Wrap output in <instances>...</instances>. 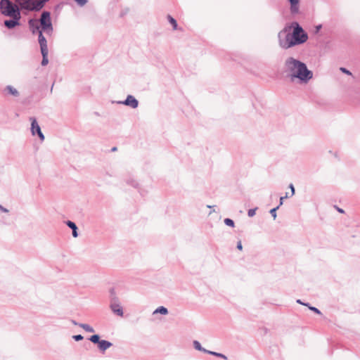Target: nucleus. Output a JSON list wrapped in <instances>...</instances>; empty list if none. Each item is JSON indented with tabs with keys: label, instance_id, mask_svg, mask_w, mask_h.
<instances>
[{
	"label": "nucleus",
	"instance_id": "f257e3e1",
	"mask_svg": "<svg viewBox=\"0 0 360 360\" xmlns=\"http://www.w3.org/2000/svg\"><path fill=\"white\" fill-rule=\"evenodd\" d=\"M285 65L293 77L307 82L312 77V72L307 70L304 63L290 58L286 60Z\"/></svg>",
	"mask_w": 360,
	"mask_h": 360
},
{
	"label": "nucleus",
	"instance_id": "f03ea898",
	"mask_svg": "<svg viewBox=\"0 0 360 360\" xmlns=\"http://www.w3.org/2000/svg\"><path fill=\"white\" fill-rule=\"evenodd\" d=\"M0 8L4 15L11 17L17 20H20V13L17 4H13L9 0H1L0 2Z\"/></svg>",
	"mask_w": 360,
	"mask_h": 360
},
{
	"label": "nucleus",
	"instance_id": "7ed1b4c3",
	"mask_svg": "<svg viewBox=\"0 0 360 360\" xmlns=\"http://www.w3.org/2000/svg\"><path fill=\"white\" fill-rule=\"evenodd\" d=\"M288 45L287 48L294 46L295 44L304 43L307 39V35L304 33V30L300 26H297L292 35L287 36Z\"/></svg>",
	"mask_w": 360,
	"mask_h": 360
},
{
	"label": "nucleus",
	"instance_id": "20e7f679",
	"mask_svg": "<svg viewBox=\"0 0 360 360\" xmlns=\"http://www.w3.org/2000/svg\"><path fill=\"white\" fill-rule=\"evenodd\" d=\"M19 7V11H38L43 8L42 2H37V0H15Z\"/></svg>",
	"mask_w": 360,
	"mask_h": 360
},
{
	"label": "nucleus",
	"instance_id": "39448f33",
	"mask_svg": "<svg viewBox=\"0 0 360 360\" xmlns=\"http://www.w3.org/2000/svg\"><path fill=\"white\" fill-rule=\"evenodd\" d=\"M40 24L41 25L42 30L47 32H51L53 30V27L50 18V13L47 11H44L42 13Z\"/></svg>",
	"mask_w": 360,
	"mask_h": 360
},
{
	"label": "nucleus",
	"instance_id": "423d86ee",
	"mask_svg": "<svg viewBox=\"0 0 360 360\" xmlns=\"http://www.w3.org/2000/svg\"><path fill=\"white\" fill-rule=\"evenodd\" d=\"M30 120L31 121V125H32L31 131H32V135H35V133H37L38 134L39 139H41V141H44V136L42 134V132L41 131V128H40L39 125L38 124L36 119L34 117H30Z\"/></svg>",
	"mask_w": 360,
	"mask_h": 360
},
{
	"label": "nucleus",
	"instance_id": "0eeeda50",
	"mask_svg": "<svg viewBox=\"0 0 360 360\" xmlns=\"http://www.w3.org/2000/svg\"><path fill=\"white\" fill-rule=\"evenodd\" d=\"M39 43L40 45L41 51H49L46 39L44 37L41 31H39Z\"/></svg>",
	"mask_w": 360,
	"mask_h": 360
},
{
	"label": "nucleus",
	"instance_id": "6e6552de",
	"mask_svg": "<svg viewBox=\"0 0 360 360\" xmlns=\"http://www.w3.org/2000/svg\"><path fill=\"white\" fill-rule=\"evenodd\" d=\"M110 308H111L112 311L117 315H118L120 316H123L122 308L119 303H117L115 302L111 303Z\"/></svg>",
	"mask_w": 360,
	"mask_h": 360
},
{
	"label": "nucleus",
	"instance_id": "1a4fd4ad",
	"mask_svg": "<svg viewBox=\"0 0 360 360\" xmlns=\"http://www.w3.org/2000/svg\"><path fill=\"white\" fill-rule=\"evenodd\" d=\"M124 103L133 108H136L138 106V101L132 96H128Z\"/></svg>",
	"mask_w": 360,
	"mask_h": 360
},
{
	"label": "nucleus",
	"instance_id": "9d476101",
	"mask_svg": "<svg viewBox=\"0 0 360 360\" xmlns=\"http://www.w3.org/2000/svg\"><path fill=\"white\" fill-rule=\"evenodd\" d=\"M29 25H30V29H31V30H32L33 34H34L39 29V23H38L37 20H35V19L30 20H29Z\"/></svg>",
	"mask_w": 360,
	"mask_h": 360
},
{
	"label": "nucleus",
	"instance_id": "9b49d317",
	"mask_svg": "<svg viewBox=\"0 0 360 360\" xmlns=\"http://www.w3.org/2000/svg\"><path fill=\"white\" fill-rule=\"evenodd\" d=\"M4 92H6L7 94L12 95L13 96H18L19 93L18 90L12 86H7L4 90Z\"/></svg>",
	"mask_w": 360,
	"mask_h": 360
},
{
	"label": "nucleus",
	"instance_id": "f8f14e48",
	"mask_svg": "<svg viewBox=\"0 0 360 360\" xmlns=\"http://www.w3.org/2000/svg\"><path fill=\"white\" fill-rule=\"evenodd\" d=\"M112 346V344L106 340H101L98 343V348L101 351H105Z\"/></svg>",
	"mask_w": 360,
	"mask_h": 360
},
{
	"label": "nucleus",
	"instance_id": "ddd939ff",
	"mask_svg": "<svg viewBox=\"0 0 360 360\" xmlns=\"http://www.w3.org/2000/svg\"><path fill=\"white\" fill-rule=\"evenodd\" d=\"M290 2V9L292 13H297L298 11V4L300 0H289Z\"/></svg>",
	"mask_w": 360,
	"mask_h": 360
},
{
	"label": "nucleus",
	"instance_id": "4468645a",
	"mask_svg": "<svg viewBox=\"0 0 360 360\" xmlns=\"http://www.w3.org/2000/svg\"><path fill=\"white\" fill-rule=\"evenodd\" d=\"M4 25L8 28H13L16 25H19V22H18V20L13 19V20H6L4 22Z\"/></svg>",
	"mask_w": 360,
	"mask_h": 360
},
{
	"label": "nucleus",
	"instance_id": "2eb2a0df",
	"mask_svg": "<svg viewBox=\"0 0 360 360\" xmlns=\"http://www.w3.org/2000/svg\"><path fill=\"white\" fill-rule=\"evenodd\" d=\"M41 55L43 56V59H42V61H41V65L43 66H45V65H46L49 63V60H48L49 51H41Z\"/></svg>",
	"mask_w": 360,
	"mask_h": 360
},
{
	"label": "nucleus",
	"instance_id": "dca6fc26",
	"mask_svg": "<svg viewBox=\"0 0 360 360\" xmlns=\"http://www.w3.org/2000/svg\"><path fill=\"white\" fill-rule=\"evenodd\" d=\"M167 19L169 20V22H170V24L172 25L173 27V29L175 30H177V22H176V20L172 18L171 15H167Z\"/></svg>",
	"mask_w": 360,
	"mask_h": 360
},
{
	"label": "nucleus",
	"instance_id": "f3484780",
	"mask_svg": "<svg viewBox=\"0 0 360 360\" xmlns=\"http://www.w3.org/2000/svg\"><path fill=\"white\" fill-rule=\"evenodd\" d=\"M79 326L87 332L93 333L94 331V328L88 324L81 323Z\"/></svg>",
	"mask_w": 360,
	"mask_h": 360
},
{
	"label": "nucleus",
	"instance_id": "a211bd4d",
	"mask_svg": "<svg viewBox=\"0 0 360 360\" xmlns=\"http://www.w3.org/2000/svg\"><path fill=\"white\" fill-rule=\"evenodd\" d=\"M160 313L162 314H167L168 313L167 309L165 307H160L155 309L154 314Z\"/></svg>",
	"mask_w": 360,
	"mask_h": 360
},
{
	"label": "nucleus",
	"instance_id": "6ab92c4d",
	"mask_svg": "<svg viewBox=\"0 0 360 360\" xmlns=\"http://www.w3.org/2000/svg\"><path fill=\"white\" fill-rule=\"evenodd\" d=\"M100 338L98 335H92L91 338H90V340L94 342V343H99V342H101V340H99Z\"/></svg>",
	"mask_w": 360,
	"mask_h": 360
},
{
	"label": "nucleus",
	"instance_id": "aec40b11",
	"mask_svg": "<svg viewBox=\"0 0 360 360\" xmlns=\"http://www.w3.org/2000/svg\"><path fill=\"white\" fill-rule=\"evenodd\" d=\"M224 223L226 225L233 227L234 226V222L232 219L226 218L224 219Z\"/></svg>",
	"mask_w": 360,
	"mask_h": 360
},
{
	"label": "nucleus",
	"instance_id": "412c9836",
	"mask_svg": "<svg viewBox=\"0 0 360 360\" xmlns=\"http://www.w3.org/2000/svg\"><path fill=\"white\" fill-rule=\"evenodd\" d=\"M279 206L271 210L270 213L271 214L274 219H276V210L278 209Z\"/></svg>",
	"mask_w": 360,
	"mask_h": 360
},
{
	"label": "nucleus",
	"instance_id": "4be33fe9",
	"mask_svg": "<svg viewBox=\"0 0 360 360\" xmlns=\"http://www.w3.org/2000/svg\"><path fill=\"white\" fill-rule=\"evenodd\" d=\"M67 224H68V226L70 228H71L72 229H77V226H76V225H75V224L74 222L70 221H68L67 222Z\"/></svg>",
	"mask_w": 360,
	"mask_h": 360
},
{
	"label": "nucleus",
	"instance_id": "5701e85b",
	"mask_svg": "<svg viewBox=\"0 0 360 360\" xmlns=\"http://www.w3.org/2000/svg\"><path fill=\"white\" fill-rule=\"evenodd\" d=\"M340 71L342 72L343 73L345 74H347L348 75H352V73L350 71H349L348 70H347L346 68H340Z\"/></svg>",
	"mask_w": 360,
	"mask_h": 360
},
{
	"label": "nucleus",
	"instance_id": "b1692460",
	"mask_svg": "<svg viewBox=\"0 0 360 360\" xmlns=\"http://www.w3.org/2000/svg\"><path fill=\"white\" fill-rule=\"evenodd\" d=\"M256 209H250L248 211V216L253 217L255 214Z\"/></svg>",
	"mask_w": 360,
	"mask_h": 360
},
{
	"label": "nucleus",
	"instance_id": "393cba45",
	"mask_svg": "<svg viewBox=\"0 0 360 360\" xmlns=\"http://www.w3.org/2000/svg\"><path fill=\"white\" fill-rule=\"evenodd\" d=\"M309 309L314 311L317 314H321V311L316 307H309Z\"/></svg>",
	"mask_w": 360,
	"mask_h": 360
},
{
	"label": "nucleus",
	"instance_id": "a878e982",
	"mask_svg": "<svg viewBox=\"0 0 360 360\" xmlns=\"http://www.w3.org/2000/svg\"><path fill=\"white\" fill-rule=\"evenodd\" d=\"M194 346L196 349L201 350L200 344L198 341H194Z\"/></svg>",
	"mask_w": 360,
	"mask_h": 360
},
{
	"label": "nucleus",
	"instance_id": "bb28decb",
	"mask_svg": "<svg viewBox=\"0 0 360 360\" xmlns=\"http://www.w3.org/2000/svg\"><path fill=\"white\" fill-rule=\"evenodd\" d=\"M79 5L83 6L86 3V0H75Z\"/></svg>",
	"mask_w": 360,
	"mask_h": 360
},
{
	"label": "nucleus",
	"instance_id": "cd10ccee",
	"mask_svg": "<svg viewBox=\"0 0 360 360\" xmlns=\"http://www.w3.org/2000/svg\"><path fill=\"white\" fill-rule=\"evenodd\" d=\"M73 338L75 340L79 341V340H82L83 339V336L81 335H77L73 336Z\"/></svg>",
	"mask_w": 360,
	"mask_h": 360
},
{
	"label": "nucleus",
	"instance_id": "c85d7f7f",
	"mask_svg": "<svg viewBox=\"0 0 360 360\" xmlns=\"http://www.w3.org/2000/svg\"><path fill=\"white\" fill-rule=\"evenodd\" d=\"M210 354H213V355H215V356H221V357H223V358H226L223 354H219V353H217V352H210Z\"/></svg>",
	"mask_w": 360,
	"mask_h": 360
},
{
	"label": "nucleus",
	"instance_id": "c756f323",
	"mask_svg": "<svg viewBox=\"0 0 360 360\" xmlns=\"http://www.w3.org/2000/svg\"><path fill=\"white\" fill-rule=\"evenodd\" d=\"M237 248L239 250H243V245H242L241 241H238V243L237 244Z\"/></svg>",
	"mask_w": 360,
	"mask_h": 360
},
{
	"label": "nucleus",
	"instance_id": "7c9ffc66",
	"mask_svg": "<svg viewBox=\"0 0 360 360\" xmlns=\"http://www.w3.org/2000/svg\"><path fill=\"white\" fill-rule=\"evenodd\" d=\"M290 188L291 190V196H292L295 194V188L292 184L290 185Z\"/></svg>",
	"mask_w": 360,
	"mask_h": 360
},
{
	"label": "nucleus",
	"instance_id": "2f4dec72",
	"mask_svg": "<svg viewBox=\"0 0 360 360\" xmlns=\"http://www.w3.org/2000/svg\"><path fill=\"white\" fill-rule=\"evenodd\" d=\"M288 198V195L286 194L285 196H283V197H281L280 198V205H281L283 204V201L285 198Z\"/></svg>",
	"mask_w": 360,
	"mask_h": 360
},
{
	"label": "nucleus",
	"instance_id": "473e14b6",
	"mask_svg": "<svg viewBox=\"0 0 360 360\" xmlns=\"http://www.w3.org/2000/svg\"><path fill=\"white\" fill-rule=\"evenodd\" d=\"M49 0H37V2H42L43 7L44 6V4L46 1Z\"/></svg>",
	"mask_w": 360,
	"mask_h": 360
},
{
	"label": "nucleus",
	"instance_id": "72a5a7b5",
	"mask_svg": "<svg viewBox=\"0 0 360 360\" xmlns=\"http://www.w3.org/2000/svg\"><path fill=\"white\" fill-rule=\"evenodd\" d=\"M72 236L74 237H77V229H72Z\"/></svg>",
	"mask_w": 360,
	"mask_h": 360
},
{
	"label": "nucleus",
	"instance_id": "f704fd0d",
	"mask_svg": "<svg viewBox=\"0 0 360 360\" xmlns=\"http://www.w3.org/2000/svg\"><path fill=\"white\" fill-rule=\"evenodd\" d=\"M297 302L299 303V304H303V305H305V306L308 307V304H305V303L302 302L300 300H297Z\"/></svg>",
	"mask_w": 360,
	"mask_h": 360
},
{
	"label": "nucleus",
	"instance_id": "c9c22d12",
	"mask_svg": "<svg viewBox=\"0 0 360 360\" xmlns=\"http://www.w3.org/2000/svg\"><path fill=\"white\" fill-rule=\"evenodd\" d=\"M337 210L340 213H344V210L341 208L336 207Z\"/></svg>",
	"mask_w": 360,
	"mask_h": 360
},
{
	"label": "nucleus",
	"instance_id": "e433bc0d",
	"mask_svg": "<svg viewBox=\"0 0 360 360\" xmlns=\"http://www.w3.org/2000/svg\"><path fill=\"white\" fill-rule=\"evenodd\" d=\"M116 150H117V148L115 147L112 149V151H115Z\"/></svg>",
	"mask_w": 360,
	"mask_h": 360
},
{
	"label": "nucleus",
	"instance_id": "4c0bfd02",
	"mask_svg": "<svg viewBox=\"0 0 360 360\" xmlns=\"http://www.w3.org/2000/svg\"><path fill=\"white\" fill-rule=\"evenodd\" d=\"M111 292H112V294H113V295L115 294V292H114V290H111Z\"/></svg>",
	"mask_w": 360,
	"mask_h": 360
},
{
	"label": "nucleus",
	"instance_id": "58836bf2",
	"mask_svg": "<svg viewBox=\"0 0 360 360\" xmlns=\"http://www.w3.org/2000/svg\"><path fill=\"white\" fill-rule=\"evenodd\" d=\"M0 208L3 210V208L1 207V206L0 205Z\"/></svg>",
	"mask_w": 360,
	"mask_h": 360
}]
</instances>
